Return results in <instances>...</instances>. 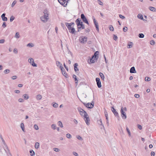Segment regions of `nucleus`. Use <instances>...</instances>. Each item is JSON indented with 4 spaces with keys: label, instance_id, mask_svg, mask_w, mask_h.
Wrapping results in <instances>:
<instances>
[{
    "label": "nucleus",
    "instance_id": "nucleus-21",
    "mask_svg": "<svg viewBox=\"0 0 156 156\" xmlns=\"http://www.w3.org/2000/svg\"><path fill=\"white\" fill-rule=\"evenodd\" d=\"M133 43L131 42H129L127 44V48H132L133 45Z\"/></svg>",
    "mask_w": 156,
    "mask_h": 156
},
{
    "label": "nucleus",
    "instance_id": "nucleus-50",
    "mask_svg": "<svg viewBox=\"0 0 156 156\" xmlns=\"http://www.w3.org/2000/svg\"><path fill=\"white\" fill-rule=\"evenodd\" d=\"M73 78H74V79H75V81H77L78 80H77V79L76 78V76L75 75H73Z\"/></svg>",
    "mask_w": 156,
    "mask_h": 156
},
{
    "label": "nucleus",
    "instance_id": "nucleus-13",
    "mask_svg": "<svg viewBox=\"0 0 156 156\" xmlns=\"http://www.w3.org/2000/svg\"><path fill=\"white\" fill-rule=\"evenodd\" d=\"M60 68L61 69L62 74L66 77H67L68 75L66 72L65 69L62 66H60Z\"/></svg>",
    "mask_w": 156,
    "mask_h": 156
},
{
    "label": "nucleus",
    "instance_id": "nucleus-27",
    "mask_svg": "<svg viewBox=\"0 0 156 156\" xmlns=\"http://www.w3.org/2000/svg\"><path fill=\"white\" fill-rule=\"evenodd\" d=\"M30 155L31 156H34L35 155V153L33 150H31L30 151Z\"/></svg>",
    "mask_w": 156,
    "mask_h": 156
},
{
    "label": "nucleus",
    "instance_id": "nucleus-16",
    "mask_svg": "<svg viewBox=\"0 0 156 156\" xmlns=\"http://www.w3.org/2000/svg\"><path fill=\"white\" fill-rule=\"evenodd\" d=\"M112 111L114 113V115L117 117H119L118 113L116 111V110L114 108V107H112Z\"/></svg>",
    "mask_w": 156,
    "mask_h": 156
},
{
    "label": "nucleus",
    "instance_id": "nucleus-58",
    "mask_svg": "<svg viewBox=\"0 0 156 156\" xmlns=\"http://www.w3.org/2000/svg\"><path fill=\"white\" fill-rule=\"evenodd\" d=\"M118 38L115 35H114L113 39L115 41H116Z\"/></svg>",
    "mask_w": 156,
    "mask_h": 156
},
{
    "label": "nucleus",
    "instance_id": "nucleus-36",
    "mask_svg": "<svg viewBox=\"0 0 156 156\" xmlns=\"http://www.w3.org/2000/svg\"><path fill=\"white\" fill-rule=\"evenodd\" d=\"M27 46V47H32L34 46V45L32 43H29L28 44Z\"/></svg>",
    "mask_w": 156,
    "mask_h": 156
},
{
    "label": "nucleus",
    "instance_id": "nucleus-56",
    "mask_svg": "<svg viewBox=\"0 0 156 156\" xmlns=\"http://www.w3.org/2000/svg\"><path fill=\"white\" fill-rule=\"evenodd\" d=\"M13 52L15 54H17L18 53V51L17 49L15 48L13 50Z\"/></svg>",
    "mask_w": 156,
    "mask_h": 156
},
{
    "label": "nucleus",
    "instance_id": "nucleus-8",
    "mask_svg": "<svg viewBox=\"0 0 156 156\" xmlns=\"http://www.w3.org/2000/svg\"><path fill=\"white\" fill-rule=\"evenodd\" d=\"M1 140L2 141V144L4 145V146H3V147L4 149L5 150L6 152H7V151H9V150L7 146V145L5 143V142L4 140L3 139V137H1Z\"/></svg>",
    "mask_w": 156,
    "mask_h": 156
},
{
    "label": "nucleus",
    "instance_id": "nucleus-15",
    "mask_svg": "<svg viewBox=\"0 0 156 156\" xmlns=\"http://www.w3.org/2000/svg\"><path fill=\"white\" fill-rule=\"evenodd\" d=\"M77 109L79 112L80 114L82 116H83L84 115V114L85 113V112H86V111H84L80 107L78 108Z\"/></svg>",
    "mask_w": 156,
    "mask_h": 156
},
{
    "label": "nucleus",
    "instance_id": "nucleus-31",
    "mask_svg": "<svg viewBox=\"0 0 156 156\" xmlns=\"http://www.w3.org/2000/svg\"><path fill=\"white\" fill-rule=\"evenodd\" d=\"M10 70L9 69H7L5 70L4 71V73L5 74H6L9 73H10Z\"/></svg>",
    "mask_w": 156,
    "mask_h": 156
},
{
    "label": "nucleus",
    "instance_id": "nucleus-43",
    "mask_svg": "<svg viewBox=\"0 0 156 156\" xmlns=\"http://www.w3.org/2000/svg\"><path fill=\"white\" fill-rule=\"evenodd\" d=\"M98 3L100 5H103V3L100 0H98Z\"/></svg>",
    "mask_w": 156,
    "mask_h": 156
},
{
    "label": "nucleus",
    "instance_id": "nucleus-23",
    "mask_svg": "<svg viewBox=\"0 0 156 156\" xmlns=\"http://www.w3.org/2000/svg\"><path fill=\"white\" fill-rule=\"evenodd\" d=\"M39 146H40V144H39V143L37 142L35 143V144L34 145V147H35V148L36 149H38L39 148Z\"/></svg>",
    "mask_w": 156,
    "mask_h": 156
},
{
    "label": "nucleus",
    "instance_id": "nucleus-17",
    "mask_svg": "<svg viewBox=\"0 0 156 156\" xmlns=\"http://www.w3.org/2000/svg\"><path fill=\"white\" fill-rule=\"evenodd\" d=\"M78 66V64L77 63H75L74 64V69L76 73H78L79 71V69L77 67Z\"/></svg>",
    "mask_w": 156,
    "mask_h": 156
},
{
    "label": "nucleus",
    "instance_id": "nucleus-4",
    "mask_svg": "<svg viewBox=\"0 0 156 156\" xmlns=\"http://www.w3.org/2000/svg\"><path fill=\"white\" fill-rule=\"evenodd\" d=\"M49 19V14H44L43 16L40 17V19L41 21L44 23H46Z\"/></svg>",
    "mask_w": 156,
    "mask_h": 156
},
{
    "label": "nucleus",
    "instance_id": "nucleus-41",
    "mask_svg": "<svg viewBox=\"0 0 156 156\" xmlns=\"http://www.w3.org/2000/svg\"><path fill=\"white\" fill-rule=\"evenodd\" d=\"M53 106L55 108H57L58 106V104H57L56 103H55L53 105Z\"/></svg>",
    "mask_w": 156,
    "mask_h": 156
},
{
    "label": "nucleus",
    "instance_id": "nucleus-38",
    "mask_svg": "<svg viewBox=\"0 0 156 156\" xmlns=\"http://www.w3.org/2000/svg\"><path fill=\"white\" fill-rule=\"evenodd\" d=\"M66 137L69 139H70L72 137V136L69 133H67L66 134Z\"/></svg>",
    "mask_w": 156,
    "mask_h": 156
},
{
    "label": "nucleus",
    "instance_id": "nucleus-9",
    "mask_svg": "<svg viewBox=\"0 0 156 156\" xmlns=\"http://www.w3.org/2000/svg\"><path fill=\"white\" fill-rule=\"evenodd\" d=\"M120 112L122 118L123 119H126V118L127 117L125 112L123 111V107L121 108Z\"/></svg>",
    "mask_w": 156,
    "mask_h": 156
},
{
    "label": "nucleus",
    "instance_id": "nucleus-54",
    "mask_svg": "<svg viewBox=\"0 0 156 156\" xmlns=\"http://www.w3.org/2000/svg\"><path fill=\"white\" fill-rule=\"evenodd\" d=\"M127 27H124L123 29V31L124 32H126L127 30Z\"/></svg>",
    "mask_w": 156,
    "mask_h": 156
},
{
    "label": "nucleus",
    "instance_id": "nucleus-45",
    "mask_svg": "<svg viewBox=\"0 0 156 156\" xmlns=\"http://www.w3.org/2000/svg\"><path fill=\"white\" fill-rule=\"evenodd\" d=\"M98 124H100V123H99V122H100L101 123V124H101V126H102L103 127V128H104V125H103V124L102 123V121H101V119H100V120L98 121Z\"/></svg>",
    "mask_w": 156,
    "mask_h": 156
},
{
    "label": "nucleus",
    "instance_id": "nucleus-30",
    "mask_svg": "<svg viewBox=\"0 0 156 156\" xmlns=\"http://www.w3.org/2000/svg\"><path fill=\"white\" fill-rule=\"evenodd\" d=\"M76 138L79 140H83V138L79 135H77L76 136Z\"/></svg>",
    "mask_w": 156,
    "mask_h": 156
},
{
    "label": "nucleus",
    "instance_id": "nucleus-42",
    "mask_svg": "<svg viewBox=\"0 0 156 156\" xmlns=\"http://www.w3.org/2000/svg\"><path fill=\"white\" fill-rule=\"evenodd\" d=\"M34 129L36 130H37L39 129V127L36 124L34 125Z\"/></svg>",
    "mask_w": 156,
    "mask_h": 156
},
{
    "label": "nucleus",
    "instance_id": "nucleus-47",
    "mask_svg": "<svg viewBox=\"0 0 156 156\" xmlns=\"http://www.w3.org/2000/svg\"><path fill=\"white\" fill-rule=\"evenodd\" d=\"M112 150L113 151L115 152L117 150V148L115 147L114 146L112 148Z\"/></svg>",
    "mask_w": 156,
    "mask_h": 156
},
{
    "label": "nucleus",
    "instance_id": "nucleus-14",
    "mask_svg": "<svg viewBox=\"0 0 156 156\" xmlns=\"http://www.w3.org/2000/svg\"><path fill=\"white\" fill-rule=\"evenodd\" d=\"M96 81L97 82V84L98 88H101V82L100 79L99 78H96Z\"/></svg>",
    "mask_w": 156,
    "mask_h": 156
},
{
    "label": "nucleus",
    "instance_id": "nucleus-3",
    "mask_svg": "<svg viewBox=\"0 0 156 156\" xmlns=\"http://www.w3.org/2000/svg\"><path fill=\"white\" fill-rule=\"evenodd\" d=\"M99 54V52L98 51H96L94 55H93L91 58L90 59V62L91 63H93L95 62V59L97 60L98 58V56Z\"/></svg>",
    "mask_w": 156,
    "mask_h": 156
},
{
    "label": "nucleus",
    "instance_id": "nucleus-28",
    "mask_svg": "<svg viewBox=\"0 0 156 156\" xmlns=\"http://www.w3.org/2000/svg\"><path fill=\"white\" fill-rule=\"evenodd\" d=\"M20 126H21V127L22 130L24 132L25 130H24V125L23 123H21V124H20Z\"/></svg>",
    "mask_w": 156,
    "mask_h": 156
},
{
    "label": "nucleus",
    "instance_id": "nucleus-20",
    "mask_svg": "<svg viewBox=\"0 0 156 156\" xmlns=\"http://www.w3.org/2000/svg\"><path fill=\"white\" fill-rule=\"evenodd\" d=\"M137 17H138L139 19L142 20L144 21H147V20H144L143 19V16L141 14H138L137 16Z\"/></svg>",
    "mask_w": 156,
    "mask_h": 156
},
{
    "label": "nucleus",
    "instance_id": "nucleus-24",
    "mask_svg": "<svg viewBox=\"0 0 156 156\" xmlns=\"http://www.w3.org/2000/svg\"><path fill=\"white\" fill-rule=\"evenodd\" d=\"M23 97L24 98V99L26 100L28 99L29 98L28 95L27 94H23Z\"/></svg>",
    "mask_w": 156,
    "mask_h": 156
},
{
    "label": "nucleus",
    "instance_id": "nucleus-26",
    "mask_svg": "<svg viewBox=\"0 0 156 156\" xmlns=\"http://www.w3.org/2000/svg\"><path fill=\"white\" fill-rule=\"evenodd\" d=\"M42 98V96L40 94H38L36 96V98L37 100H41Z\"/></svg>",
    "mask_w": 156,
    "mask_h": 156
},
{
    "label": "nucleus",
    "instance_id": "nucleus-6",
    "mask_svg": "<svg viewBox=\"0 0 156 156\" xmlns=\"http://www.w3.org/2000/svg\"><path fill=\"white\" fill-rule=\"evenodd\" d=\"M83 104L87 108H93L94 106V102L92 101L91 103H88L87 104L83 103Z\"/></svg>",
    "mask_w": 156,
    "mask_h": 156
},
{
    "label": "nucleus",
    "instance_id": "nucleus-51",
    "mask_svg": "<svg viewBox=\"0 0 156 156\" xmlns=\"http://www.w3.org/2000/svg\"><path fill=\"white\" fill-rule=\"evenodd\" d=\"M14 17H13V16H11L10 17V20L11 22H12L13 20L14 19Z\"/></svg>",
    "mask_w": 156,
    "mask_h": 156
},
{
    "label": "nucleus",
    "instance_id": "nucleus-18",
    "mask_svg": "<svg viewBox=\"0 0 156 156\" xmlns=\"http://www.w3.org/2000/svg\"><path fill=\"white\" fill-rule=\"evenodd\" d=\"M5 13H3L1 16V17L3 21H7L8 20L7 18L5 17Z\"/></svg>",
    "mask_w": 156,
    "mask_h": 156
},
{
    "label": "nucleus",
    "instance_id": "nucleus-37",
    "mask_svg": "<svg viewBox=\"0 0 156 156\" xmlns=\"http://www.w3.org/2000/svg\"><path fill=\"white\" fill-rule=\"evenodd\" d=\"M109 29L111 31H114V28L112 25L109 26Z\"/></svg>",
    "mask_w": 156,
    "mask_h": 156
},
{
    "label": "nucleus",
    "instance_id": "nucleus-35",
    "mask_svg": "<svg viewBox=\"0 0 156 156\" xmlns=\"http://www.w3.org/2000/svg\"><path fill=\"white\" fill-rule=\"evenodd\" d=\"M139 37L140 38H144V35L143 34H140L138 35Z\"/></svg>",
    "mask_w": 156,
    "mask_h": 156
},
{
    "label": "nucleus",
    "instance_id": "nucleus-55",
    "mask_svg": "<svg viewBox=\"0 0 156 156\" xmlns=\"http://www.w3.org/2000/svg\"><path fill=\"white\" fill-rule=\"evenodd\" d=\"M6 23L5 22H4L2 25V27L4 28L5 27H6Z\"/></svg>",
    "mask_w": 156,
    "mask_h": 156
},
{
    "label": "nucleus",
    "instance_id": "nucleus-62",
    "mask_svg": "<svg viewBox=\"0 0 156 156\" xmlns=\"http://www.w3.org/2000/svg\"><path fill=\"white\" fill-rule=\"evenodd\" d=\"M5 40L4 39H2L0 40V43L2 44L3 43L5 42Z\"/></svg>",
    "mask_w": 156,
    "mask_h": 156
},
{
    "label": "nucleus",
    "instance_id": "nucleus-40",
    "mask_svg": "<svg viewBox=\"0 0 156 156\" xmlns=\"http://www.w3.org/2000/svg\"><path fill=\"white\" fill-rule=\"evenodd\" d=\"M16 2H17L16 0L14 1L12 3V4L11 5V7H13L16 4Z\"/></svg>",
    "mask_w": 156,
    "mask_h": 156
},
{
    "label": "nucleus",
    "instance_id": "nucleus-12",
    "mask_svg": "<svg viewBox=\"0 0 156 156\" xmlns=\"http://www.w3.org/2000/svg\"><path fill=\"white\" fill-rule=\"evenodd\" d=\"M93 19L94 21V23L95 25L97 30L98 31H99V26L98 22H97L94 17L93 16Z\"/></svg>",
    "mask_w": 156,
    "mask_h": 156
},
{
    "label": "nucleus",
    "instance_id": "nucleus-2",
    "mask_svg": "<svg viewBox=\"0 0 156 156\" xmlns=\"http://www.w3.org/2000/svg\"><path fill=\"white\" fill-rule=\"evenodd\" d=\"M65 24L67 27L68 29L69 30V32L71 34H73L75 32V29L73 27H71V24H69L67 23H66Z\"/></svg>",
    "mask_w": 156,
    "mask_h": 156
},
{
    "label": "nucleus",
    "instance_id": "nucleus-53",
    "mask_svg": "<svg viewBox=\"0 0 156 156\" xmlns=\"http://www.w3.org/2000/svg\"><path fill=\"white\" fill-rule=\"evenodd\" d=\"M137 127L140 130L142 129V126L140 125H137Z\"/></svg>",
    "mask_w": 156,
    "mask_h": 156
},
{
    "label": "nucleus",
    "instance_id": "nucleus-59",
    "mask_svg": "<svg viewBox=\"0 0 156 156\" xmlns=\"http://www.w3.org/2000/svg\"><path fill=\"white\" fill-rule=\"evenodd\" d=\"M105 116L106 117V119H108V116L107 112H105Z\"/></svg>",
    "mask_w": 156,
    "mask_h": 156
},
{
    "label": "nucleus",
    "instance_id": "nucleus-49",
    "mask_svg": "<svg viewBox=\"0 0 156 156\" xmlns=\"http://www.w3.org/2000/svg\"><path fill=\"white\" fill-rule=\"evenodd\" d=\"M150 43L152 45H154L155 44V42L154 41L151 40L150 41Z\"/></svg>",
    "mask_w": 156,
    "mask_h": 156
},
{
    "label": "nucleus",
    "instance_id": "nucleus-44",
    "mask_svg": "<svg viewBox=\"0 0 156 156\" xmlns=\"http://www.w3.org/2000/svg\"><path fill=\"white\" fill-rule=\"evenodd\" d=\"M56 64L57 66H58L59 65H60V66H62V65L61 64V62H59L56 61Z\"/></svg>",
    "mask_w": 156,
    "mask_h": 156
},
{
    "label": "nucleus",
    "instance_id": "nucleus-1",
    "mask_svg": "<svg viewBox=\"0 0 156 156\" xmlns=\"http://www.w3.org/2000/svg\"><path fill=\"white\" fill-rule=\"evenodd\" d=\"M75 22L76 23L77 27L80 26V27H81V28H82L83 29H84L85 28V26L83 24V22H81V20L80 19L78 18L76 20Z\"/></svg>",
    "mask_w": 156,
    "mask_h": 156
},
{
    "label": "nucleus",
    "instance_id": "nucleus-63",
    "mask_svg": "<svg viewBox=\"0 0 156 156\" xmlns=\"http://www.w3.org/2000/svg\"><path fill=\"white\" fill-rule=\"evenodd\" d=\"M73 122L76 124H77L78 123L77 121L75 119L73 120Z\"/></svg>",
    "mask_w": 156,
    "mask_h": 156
},
{
    "label": "nucleus",
    "instance_id": "nucleus-32",
    "mask_svg": "<svg viewBox=\"0 0 156 156\" xmlns=\"http://www.w3.org/2000/svg\"><path fill=\"white\" fill-rule=\"evenodd\" d=\"M51 126V128L53 129L54 130L55 129H56V125L55 124H52Z\"/></svg>",
    "mask_w": 156,
    "mask_h": 156
},
{
    "label": "nucleus",
    "instance_id": "nucleus-25",
    "mask_svg": "<svg viewBox=\"0 0 156 156\" xmlns=\"http://www.w3.org/2000/svg\"><path fill=\"white\" fill-rule=\"evenodd\" d=\"M99 75L101 77V78L103 80H104L105 77L104 74L101 73L100 72L99 73Z\"/></svg>",
    "mask_w": 156,
    "mask_h": 156
},
{
    "label": "nucleus",
    "instance_id": "nucleus-52",
    "mask_svg": "<svg viewBox=\"0 0 156 156\" xmlns=\"http://www.w3.org/2000/svg\"><path fill=\"white\" fill-rule=\"evenodd\" d=\"M11 78L12 80H15L17 78V76H12Z\"/></svg>",
    "mask_w": 156,
    "mask_h": 156
},
{
    "label": "nucleus",
    "instance_id": "nucleus-7",
    "mask_svg": "<svg viewBox=\"0 0 156 156\" xmlns=\"http://www.w3.org/2000/svg\"><path fill=\"white\" fill-rule=\"evenodd\" d=\"M87 37L85 36H82L79 38L80 42L81 43L85 44L87 42Z\"/></svg>",
    "mask_w": 156,
    "mask_h": 156
},
{
    "label": "nucleus",
    "instance_id": "nucleus-34",
    "mask_svg": "<svg viewBox=\"0 0 156 156\" xmlns=\"http://www.w3.org/2000/svg\"><path fill=\"white\" fill-rule=\"evenodd\" d=\"M126 131H127L128 133L129 134V136H131L130 132V131L129 129H128V128L127 127H126Z\"/></svg>",
    "mask_w": 156,
    "mask_h": 156
},
{
    "label": "nucleus",
    "instance_id": "nucleus-11",
    "mask_svg": "<svg viewBox=\"0 0 156 156\" xmlns=\"http://www.w3.org/2000/svg\"><path fill=\"white\" fill-rule=\"evenodd\" d=\"M28 62L34 67H37V65L34 62V60L32 58H30L28 60Z\"/></svg>",
    "mask_w": 156,
    "mask_h": 156
},
{
    "label": "nucleus",
    "instance_id": "nucleus-48",
    "mask_svg": "<svg viewBox=\"0 0 156 156\" xmlns=\"http://www.w3.org/2000/svg\"><path fill=\"white\" fill-rule=\"evenodd\" d=\"M18 101L20 102H23L24 101V100L22 98H19L18 100Z\"/></svg>",
    "mask_w": 156,
    "mask_h": 156
},
{
    "label": "nucleus",
    "instance_id": "nucleus-10",
    "mask_svg": "<svg viewBox=\"0 0 156 156\" xmlns=\"http://www.w3.org/2000/svg\"><path fill=\"white\" fill-rule=\"evenodd\" d=\"M81 18L83 22L89 24L88 21L83 14H82L81 15Z\"/></svg>",
    "mask_w": 156,
    "mask_h": 156
},
{
    "label": "nucleus",
    "instance_id": "nucleus-64",
    "mask_svg": "<svg viewBox=\"0 0 156 156\" xmlns=\"http://www.w3.org/2000/svg\"><path fill=\"white\" fill-rule=\"evenodd\" d=\"M154 152L153 151H152L151 152V156H154Z\"/></svg>",
    "mask_w": 156,
    "mask_h": 156
},
{
    "label": "nucleus",
    "instance_id": "nucleus-46",
    "mask_svg": "<svg viewBox=\"0 0 156 156\" xmlns=\"http://www.w3.org/2000/svg\"><path fill=\"white\" fill-rule=\"evenodd\" d=\"M145 80L147 81H149L151 79L149 77H146L145 78Z\"/></svg>",
    "mask_w": 156,
    "mask_h": 156
},
{
    "label": "nucleus",
    "instance_id": "nucleus-33",
    "mask_svg": "<svg viewBox=\"0 0 156 156\" xmlns=\"http://www.w3.org/2000/svg\"><path fill=\"white\" fill-rule=\"evenodd\" d=\"M58 125L59 126L62 128L63 127V124L62 122L60 121H59L58 122Z\"/></svg>",
    "mask_w": 156,
    "mask_h": 156
},
{
    "label": "nucleus",
    "instance_id": "nucleus-61",
    "mask_svg": "<svg viewBox=\"0 0 156 156\" xmlns=\"http://www.w3.org/2000/svg\"><path fill=\"white\" fill-rule=\"evenodd\" d=\"M73 154L75 156H78V154L77 153H76L75 152H73Z\"/></svg>",
    "mask_w": 156,
    "mask_h": 156
},
{
    "label": "nucleus",
    "instance_id": "nucleus-60",
    "mask_svg": "<svg viewBox=\"0 0 156 156\" xmlns=\"http://www.w3.org/2000/svg\"><path fill=\"white\" fill-rule=\"evenodd\" d=\"M14 92L16 94L20 93V91L18 90H16L14 91Z\"/></svg>",
    "mask_w": 156,
    "mask_h": 156
},
{
    "label": "nucleus",
    "instance_id": "nucleus-39",
    "mask_svg": "<svg viewBox=\"0 0 156 156\" xmlns=\"http://www.w3.org/2000/svg\"><path fill=\"white\" fill-rule=\"evenodd\" d=\"M43 13H44V14H49L48 13V10L46 9H45L44 10L43 12Z\"/></svg>",
    "mask_w": 156,
    "mask_h": 156
},
{
    "label": "nucleus",
    "instance_id": "nucleus-29",
    "mask_svg": "<svg viewBox=\"0 0 156 156\" xmlns=\"http://www.w3.org/2000/svg\"><path fill=\"white\" fill-rule=\"evenodd\" d=\"M15 37L17 38H19L20 37V34L19 32H17L16 33Z\"/></svg>",
    "mask_w": 156,
    "mask_h": 156
},
{
    "label": "nucleus",
    "instance_id": "nucleus-5",
    "mask_svg": "<svg viewBox=\"0 0 156 156\" xmlns=\"http://www.w3.org/2000/svg\"><path fill=\"white\" fill-rule=\"evenodd\" d=\"M83 116L84 117V119L87 125H89L90 124L89 121L90 120L88 115L86 112H85Z\"/></svg>",
    "mask_w": 156,
    "mask_h": 156
},
{
    "label": "nucleus",
    "instance_id": "nucleus-22",
    "mask_svg": "<svg viewBox=\"0 0 156 156\" xmlns=\"http://www.w3.org/2000/svg\"><path fill=\"white\" fill-rule=\"evenodd\" d=\"M149 9L151 11H152L153 12H156V9L153 7L150 6L149 7Z\"/></svg>",
    "mask_w": 156,
    "mask_h": 156
},
{
    "label": "nucleus",
    "instance_id": "nucleus-57",
    "mask_svg": "<svg viewBox=\"0 0 156 156\" xmlns=\"http://www.w3.org/2000/svg\"><path fill=\"white\" fill-rule=\"evenodd\" d=\"M54 150L56 152H58L59 151V149L58 148H53Z\"/></svg>",
    "mask_w": 156,
    "mask_h": 156
},
{
    "label": "nucleus",
    "instance_id": "nucleus-19",
    "mask_svg": "<svg viewBox=\"0 0 156 156\" xmlns=\"http://www.w3.org/2000/svg\"><path fill=\"white\" fill-rule=\"evenodd\" d=\"M130 72L131 73H135L136 72L135 68L134 67H132L130 68Z\"/></svg>",
    "mask_w": 156,
    "mask_h": 156
}]
</instances>
